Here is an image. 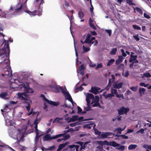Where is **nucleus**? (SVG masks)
I'll list each match as a JSON object with an SVG mask.
<instances>
[{"mask_svg":"<svg viewBox=\"0 0 151 151\" xmlns=\"http://www.w3.org/2000/svg\"><path fill=\"white\" fill-rule=\"evenodd\" d=\"M22 95H23L25 97L27 96V95L25 93H22V94H20L19 96V97L21 98L22 100L23 101V103L26 104L25 106V107L28 111H29L30 109V103H31V101L30 100L24 98Z\"/></svg>","mask_w":151,"mask_h":151,"instance_id":"nucleus-1","label":"nucleus"},{"mask_svg":"<svg viewBox=\"0 0 151 151\" xmlns=\"http://www.w3.org/2000/svg\"><path fill=\"white\" fill-rule=\"evenodd\" d=\"M14 9L15 13H19L22 11L23 4L20 2V0L14 7Z\"/></svg>","mask_w":151,"mask_h":151,"instance_id":"nucleus-2","label":"nucleus"},{"mask_svg":"<svg viewBox=\"0 0 151 151\" xmlns=\"http://www.w3.org/2000/svg\"><path fill=\"white\" fill-rule=\"evenodd\" d=\"M129 110V109L128 107L125 108L124 106H122L118 110V114L122 115L124 114H127Z\"/></svg>","mask_w":151,"mask_h":151,"instance_id":"nucleus-3","label":"nucleus"},{"mask_svg":"<svg viewBox=\"0 0 151 151\" xmlns=\"http://www.w3.org/2000/svg\"><path fill=\"white\" fill-rule=\"evenodd\" d=\"M79 145H76L74 144L69 145L68 146V147L65 150H68V149H70L71 151H74L76 149V151H84L82 150H79Z\"/></svg>","mask_w":151,"mask_h":151,"instance_id":"nucleus-4","label":"nucleus"},{"mask_svg":"<svg viewBox=\"0 0 151 151\" xmlns=\"http://www.w3.org/2000/svg\"><path fill=\"white\" fill-rule=\"evenodd\" d=\"M4 73H2V75L3 76H6L8 77H11L12 76V70L11 69V68H6L4 70Z\"/></svg>","mask_w":151,"mask_h":151,"instance_id":"nucleus-5","label":"nucleus"},{"mask_svg":"<svg viewBox=\"0 0 151 151\" xmlns=\"http://www.w3.org/2000/svg\"><path fill=\"white\" fill-rule=\"evenodd\" d=\"M41 96L44 98V99L46 102L50 105H52L54 106H57L59 104L58 102H55L51 101L49 100L48 99L45 98L44 95L43 94H42Z\"/></svg>","mask_w":151,"mask_h":151,"instance_id":"nucleus-6","label":"nucleus"},{"mask_svg":"<svg viewBox=\"0 0 151 151\" xmlns=\"http://www.w3.org/2000/svg\"><path fill=\"white\" fill-rule=\"evenodd\" d=\"M25 12L26 13L29 14L31 16H35V15H37V14L39 16L41 14V13H40L39 14H38V10H35L32 12L28 10H26Z\"/></svg>","mask_w":151,"mask_h":151,"instance_id":"nucleus-7","label":"nucleus"},{"mask_svg":"<svg viewBox=\"0 0 151 151\" xmlns=\"http://www.w3.org/2000/svg\"><path fill=\"white\" fill-rule=\"evenodd\" d=\"M3 44H4V46L3 48L4 51H6L7 52L8 51L9 53V45L8 42L6 40H5Z\"/></svg>","mask_w":151,"mask_h":151,"instance_id":"nucleus-8","label":"nucleus"},{"mask_svg":"<svg viewBox=\"0 0 151 151\" xmlns=\"http://www.w3.org/2000/svg\"><path fill=\"white\" fill-rule=\"evenodd\" d=\"M23 87L24 88V90L27 93H33L34 92L33 89L31 88L29 86L27 87L25 86V85H24Z\"/></svg>","mask_w":151,"mask_h":151,"instance_id":"nucleus-9","label":"nucleus"},{"mask_svg":"<svg viewBox=\"0 0 151 151\" xmlns=\"http://www.w3.org/2000/svg\"><path fill=\"white\" fill-rule=\"evenodd\" d=\"M103 90H102L100 91H98L97 90L96 88V86H95L91 87V90H89V92H91L95 94H97L99 92H102Z\"/></svg>","mask_w":151,"mask_h":151,"instance_id":"nucleus-10","label":"nucleus"},{"mask_svg":"<svg viewBox=\"0 0 151 151\" xmlns=\"http://www.w3.org/2000/svg\"><path fill=\"white\" fill-rule=\"evenodd\" d=\"M123 83V82H120L118 83H114L113 84V87L115 88L119 89L122 87Z\"/></svg>","mask_w":151,"mask_h":151,"instance_id":"nucleus-11","label":"nucleus"},{"mask_svg":"<svg viewBox=\"0 0 151 151\" xmlns=\"http://www.w3.org/2000/svg\"><path fill=\"white\" fill-rule=\"evenodd\" d=\"M132 7L134 10V13L136 12V11L137 12H139L141 15H142L143 12H142V10L141 9H140V8H139L138 7H135L134 6H132Z\"/></svg>","mask_w":151,"mask_h":151,"instance_id":"nucleus-12","label":"nucleus"},{"mask_svg":"<svg viewBox=\"0 0 151 151\" xmlns=\"http://www.w3.org/2000/svg\"><path fill=\"white\" fill-rule=\"evenodd\" d=\"M91 35L89 34H88L87 35H84L83 37L85 38L86 37V38L84 40V42L85 43H88L89 42V41L91 39Z\"/></svg>","mask_w":151,"mask_h":151,"instance_id":"nucleus-13","label":"nucleus"},{"mask_svg":"<svg viewBox=\"0 0 151 151\" xmlns=\"http://www.w3.org/2000/svg\"><path fill=\"white\" fill-rule=\"evenodd\" d=\"M118 58L116 60V64H118L122 63L123 59V56L122 55H119Z\"/></svg>","mask_w":151,"mask_h":151,"instance_id":"nucleus-14","label":"nucleus"},{"mask_svg":"<svg viewBox=\"0 0 151 151\" xmlns=\"http://www.w3.org/2000/svg\"><path fill=\"white\" fill-rule=\"evenodd\" d=\"M137 55H131L130 56V58L129 59V62L131 63L132 61L137 60Z\"/></svg>","mask_w":151,"mask_h":151,"instance_id":"nucleus-15","label":"nucleus"},{"mask_svg":"<svg viewBox=\"0 0 151 151\" xmlns=\"http://www.w3.org/2000/svg\"><path fill=\"white\" fill-rule=\"evenodd\" d=\"M8 95V93L6 92H2L0 93V97L3 99H7L6 97Z\"/></svg>","mask_w":151,"mask_h":151,"instance_id":"nucleus-16","label":"nucleus"},{"mask_svg":"<svg viewBox=\"0 0 151 151\" xmlns=\"http://www.w3.org/2000/svg\"><path fill=\"white\" fill-rule=\"evenodd\" d=\"M42 135V134L40 135V136H36L35 137L34 139V145H35V147L37 146V142L40 137Z\"/></svg>","mask_w":151,"mask_h":151,"instance_id":"nucleus-17","label":"nucleus"},{"mask_svg":"<svg viewBox=\"0 0 151 151\" xmlns=\"http://www.w3.org/2000/svg\"><path fill=\"white\" fill-rule=\"evenodd\" d=\"M52 139V137H51L48 134L45 135L43 137V139L45 141H48Z\"/></svg>","mask_w":151,"mask_h":151,"instance_id":"nucleus-18","label":"nucleus"},{"mask_svg":"<svg viewBox=\"0 0 151 151\" xmlns=\"http://www.w3.org/2000/svg\"><path fill=\"white\" fill-rule=\"evenodd\" d=\"M145 91V89L144 88H139V91L140 96H142V93L143 94H144Z\"/></svg>","mask_w":151,"mask_h":151,"instance_id":"nucleus-19","label":"nucleus"},{"mask_svg":"<svg viewBox=\"0 0 151 151\" xmlns=\"http://www.w3.org/2000/svg\"><path fill=\"white\" fill-rule=\"evenodd\" d=\"M69 142H66L65 143L60 144L58 147L61 150L63 148L65 147L66 145L69 144Z\"/></svg>","mask_w":151,"mask_h":151,"instance_id":"nucleus-20","label":"nucleus"},{"mask_svg":"<svg viewBox=\"0 0 151 151\" xmlns=\"http://www.w3.org/2000/svg\"><path fill=\"white\" fill-rule=\"evenodd\" d=\"M80 11H79L78 12V16L81 19H82L84 16V14L83 12L81 10L82 9H80Z\"/></svg>","mask_w":151,"mask_h":151,"instance_id":"nucleus-21","label":"nucleus"},{"mask_svg":"<svg viewBox=\"0 0 151 151\" xmlns=\"http://www.w3.org/2000/svg\"><path fill=\"white\" fill-rule=\"evenodd\" d=\"M93 43H94V45L95 46L98 44V42L97 40H95L94 41H93V40H91V39L89 41V42L88 43L89 44H90V46H91V45L93 44Z\"/></svg>","mask_w":151,"mask_h":151,"instance_id":"nucleus-22","label":"nucleus"},{"mask_svg":"<svg viewBox=\"0 0 151 151\" xmlns=\"http://www.w3.org/2000/svg\"><path fill=\"white\" fill-rule=\"evenodd\" d=\"M117 48H113L111 49V51H110V54L111 55H115L116 54V52L117 51Z\"/></svg>","mask_w":151,"mask_h":151,"instance_id":"nucleus-23","label":"nucleus"},{"mask_svg":"<svg viewBox=\"0 0 151 151\" xmlns=\"http://www.w3.org/2000/svg\"><path fill=\"white\" fill-rule=\"evenodd\" d=\"M115 61V60L114 59L109 60L108 63L107 64V65L108 66H110Z\"/></svg>","mask_w":151,"mask_h":151,"instance_id":"nucleus-24","label":"nucleus"},{"mask_svg":"<svg viewBox=\"0 0 151 151\" xmlns=\"http://www.w3.org/2000/svg\"><path fill=\"white\" fill-rule=\"evenodd\" d=\"M126 127H124V128L123 129H122L120 127H119L118 128L116 129L114 131V132H115L116 131H117V133L119 134H121V132L125 129V128Z\"/></svg>","mask_w":151,"mask_h":151,"instance_id":"nucleus-25","label":"nucleus"},{"mask_svg":"<svg viewBox=\"0 0 151 151\" xmlns=\"http://www.w3.org/2000/svg\"><path fill=\"white\" fill-rule=\"evenodd\" d=\"M111 145L114 147H117L119 146V144L116 143L114 141H112L111 142Z\"/></svg>","mask_w":151,"mask_h":151,"instance_id":"nucleus-26","label":"nucleus"},{"mask_svg":"<svg viewBox=\"0 0 151 151\" xmlns=\"http://www.w3.org/2000/svg\"><path fill=\"white\" fill-rule=\"evenodd\" d=\"M137 146L136 145H130L128 147V149L129 150H133L135 149Z\"/></svg>","mask_w":151,"mask_h":151,"instance_id":"nucleus-27","label":"nucleus"},{"mask_svg":"<svg viewBox=\"0 0 151 151\" xmlns=\"http://www.w3.org/2000/svg\"><path fill=\"white\" fill-rule=\"evenodd\" d=\"M83 89V88L82 86H81L79 87H76V88L75 91L76 93H77L79 91H82Z\"/></svg>","mask_w":151,"mask_h":151,"instance_id":"nucleus-28","label":"nucleus"},{"mask_svg":"<svg viewBox=\"0 0 151 151\" xmlns=\"http://www.w3.org/2000/svg\"><path fill=\"white\" fill-rule=\"evenodd\" d=\"M126 2L130 5L135 6L136 5L135 4L132 2V0H126Z\"/></svg>","mask_w":151,"mask_h":151,"instance_id":"nucleus-29","label":"nucleus"},{"mask_svg":"<svg viewBox=\"0 0 151 151\" xmlns=\"http://www.w3.org/2000/svg\"><path fill=\"white\" fill-rule=\"evenodd\" d=\"M132 27L135 30H140L141 29V27L138 25H133Z\"/></svg>","mask_w":151,"mask_h":151,"instance_id":"nucleus-30","label":"nucleus"},{"mask_svg":"<svg viewBox=\"0 0 151 151\" xmlns=\"http://www.w3.org/2000/svg\"><path fill=\"white\" fill-rule=\"evenodd\" d=\"M63 137L62 138L63 140H66L70 138V136L69 134H68L66 135L65 134L63 136Z\"/></svg>","mask_w":151,"mask_h":151,"instance_id":"nucleus-31","label":"nucleus"},{"mask_svg":"<svg viewBox=\"0 0 151 151\" xmlns=\"http://www.w3.org/2000/svg\"><path fill=\"white\" fill-rule=\"evenodd\" d=\"M41 119L40 118H37L35 120L34 123V125H37L40 122Z\"/></svg>","mask_w":151,"mask_h":151,"instance_id":"nucleus-32","label":"nucleus"},{"mask_svg":"<svg viewBox=\"0 0 151 151\" xmlns=\"http://www.w3.org/2000/svg\"><path fill=\"white\" fill-rule=\"evenodd\" d=\"M111 93L114 95V94L116 95L117 93V90L113 89L112 88H111Z\"/></svg>","mask_w":151,"mask_h":151,"instance_id":"nucleus-33","label":"nucleus"},{"mask_svg":"<svg viewBox=\"0 0 151 151\" xmlns=\"http://www.w3.org/2000/svg\"><path fill=\"white\" fill-rule=\"evenodd\" d=\"M86 97L90 99H94L93 95V94L90 93H88Z\"/></svg>","mask_w":151,"mask_h":151,"instance_id":"nucleus-34","label":"nucleus"},{"mask_svg":"<svg viewBox=\"0 0 151 151\" xmlns=\"http://www.w3.org/2000/svg\"><path fill=\"white\" fill-rule=\"evenodd\" d=\"M92 126V124L90 123L88 124H86L84 125V126L85 128H87L88 129H90Z\"/></svg>","mask_w":151,"mask_h":151,"instance_id":"nucleus-35","label":"nucleus"},{"mask_svg":"<svg viewBox=\"0 0 151 151\" xmlns=\"http://www.w3.org/2000/svg\"><path fill=\"white\" fill-rule=\"evenodd\" d=\"M114 96V95L112 94V93H108L105 96V98L106 99H107L108 98H111L112 97Z\"/></svg>","mask_w":151,"mask_h":151,"instance_id":"nucleus-36","label":"nucleus"},{"mask_svg":"<svg viewBox=\"0 0 151 151\" xmlns=\"http://www.w3.org/2000/svg\"><path fill=\"white\" fill-rule=\"evenodd\" d=\"M60 88L61 90V92L63 93L64 96L68 93V92L65 91V90L62 88V87L60 86Z\"/></svg>","mask_w":151,"mask_h":151,"instance_id":"nucleus-37","label":"nucleus"},{"mask_svg":"<svg viewBox=\"0 0 151 151\" xmlns=\"http://www.w3.org/2000/svg\"><path fill=\"white\" fill-rule=\"evenodd\" d=\"M55 88V92L56 93H58L60 92V87H58L57 86H56L54 87Z\"/></svg>","mask_w":151,"mask_h":151,"instance_id":"nucleus-38","label":"nucleus"},{"mask_svg":"<svg viewBox=\"0 0 151 151\" xmlns=\"http://www.w3.org/2000/svg\"><path fill=\"white\" fill-rule=\"evenodd\" d=\"M73 118L70 119V120L72 122L75 121L78 119V116L76 115L74 116Z\"/></svg>","mask_w":151,"mask_h":151,"instance_id":"nucleus-39","label":"nucleus"},{"mask_svg":"<svg viewBox=\"0 0 151 151\" xmlns=\"http://www.w3.org/2000/svg\"><path fill=\"white\" fill-rule=\"evenodd\" d=\"M111 85V79H109V81L108 84V86L106 87V90H109V87H110Z\"/></svg>","mask_w":151,"mask_h":151,"instance_id":"nucleus-40","label":"nucleus"},{"mask_svg":"<svg viewBox=\"0 0 151 151\" xmlns=\"http://www.w3.org/2000/svg\"><path fill=\"white\" fill-rule=\"evenodd\" d=\"M94 131L95 134L99 135L101 134V132L99 130L97 129H94Z\"/></svg>","mask_w":151,"mask_h":151,"instance_id":"nucleus-41","label":"nucleus"},{"mask_svg":"<svg viewBox=\"0 0 151 151\" xmlns=\"http://www.w3.org/2000/svg\"><path fill=\"white\" fill-rule=\"evenodd\" d=\"M125 147L124 146L121 145L119 147L116 148V149L118 150H121V151H123L125 149Z\"/></svg>","mask_w":151,"mask_h":151,"instance_id":"nucleus-42","label":"nucleus"},{"mask_svg":"<svg viewBox=\"0 0 151 151\" xmlns=\"http://www.w3.org/2000/svg\"><path fill=\"white\" fill-rule=\"evenodd\" d=\"M83 47L84 52H87L90 50V49L89 48L85 47L83 45Z\"/></svg>","mask_w":151,"mask_h":151,"instance_id":"nucleus-43","label":"nucleus"},{"mask_svg":"<svg viewBox=\"0 0 151 151\" xmlns=\"http://www.w3.org/2000/svg\"><path fill=\"white\" fill-rule=\"evenodd\" d=\"M139 85L142 86H144L145 87H146L148 86L149 84H145L144 82H141L139 83Z\"/></svg>","mask_w":151,"mask_h":151,"instance_id":"nucleus-44","label":"nucleus"},{"mask_svg":"<svg viewBox=\"0 0 151 151\" xmlns=\"http://www.w3.org/2000/svg\"><path fill=\"white\" fill-rule=\"evenodd\" d=\"M130 89L134 92H136L137 90V86H132L130 88Z\"/></svg>","mask_w":151,"mask_h":151,"instance_id":"nucleus-45","label":"nucleus"},{"mask_svg":"<svg viewBox=\"0 0 151 151\" xmlns=\"http://www.w3.org/2000/svg\"><path fill=\"white\" fill-rule=\"evenodd\" d=\"M55 145H54L52 146L49 147V148H46L45 149L47 150H52L55 149Z\"/></svg>","mask_w":151,"mask_h":151,"instance_id":"nucleus-46","label":"nucleus"},{"mask_svg":"<svg viewBox=\"0 0 151 151\" xmlns=\"http://www.w3.org/2000/svg\"><path fill=\"white\" fill-rule=\"evenodd\" d=\"M144 76L147 78L151 77V75L149 73H147L144 74Z\"/></svg>","mask_w":151,"mask_h":151,"instance_id":"nucleus-47","label":"nucleus"},{"mask_svg":"<svg viewBox=\"0 0 151 151\" xmlns=\"http://www.w3.org/2000/svg\"><path fill=\"white\" fill-rule=\"evenodd\" d=\"M105 31L108 34L109 36H111V29H106Z\"/></svg>","mask_w":151,"mask_h":151,"instance_id":"nucleus-48","label":"nucleus"},{"mask_svg":"<svg viewBox=\"0 0 151 151\" xmlns=\"http://www.w3.org/2000/svg\"><path fill=\"white\" fill-rule=\"evenodd\" d=\"M100 105V104L98 102L96 101L94 104L92 105V107H96L97 106H99Z\"/></svg>","mask_w":151,"mask_h":151,"instance_id":"nucleus-49","label":"nucleus"},{"mask_svg":"<svg viewBox=\"0 0 151 151\" xmlns=\"http://www.w3.org/2000/svg\"><path fill=\"white\" fill-rule=\"evenodd\" d=\"M23 134H22V135L21 137V138L20 139H19V140L18 139V141L17 142L18 144H19V142H23Z\"/></svg>","mask_w":151,"mask_h":151,"instance_id":"nucleus-50","label":"nucleus"},{"mask_svg":"<svg viewBox=\"0 0 151 151\" xmlns=\"http://www.w3.org/2000/svg\"><path fill=\"white\" fill-rule=\"evenodd\" d=\"M102 67L103 65H102L101 63H100L97 65V66L95 68V69H97L98 68H101Z\"/></svg>","mask_w":151,"mask_h":151,"instance_id":"nucleus-51","label":"nucleus"},{"mask_svg":"<svg viewBox=\"0 0 151 151\" xmlns=\"http://www.w3.org/2000/svg\"><path fill=\"white\" fill-rule=\"evenodd\" d=\"M85 67L83 64H82L80 66L79 70H84Z\"/></svg>","mask_w":151,"mask_h":151,"instance_id":"nucleus-52","label":"nucleus"},{"mask_svg":"<svg viewBox=\"0 0 151 151\" xmlns=\"http://www.w3.org/2000/svg\"><path fill=\"white\" fill-rule=\"evenodd\" d=\"M144 16L145 17L148 19H150V16L145 13H144Z\"/></svg>","mask_w":151,"mask_h":151,"instance_id":"nucleus-53","label":"nucleus"},{"mask_svg":"<svg viewBox=\"0 0 151 151\" xmlns=\"http://www.w3.org/2000/svg\"><path fill=\"white\" fill-rule=\"evenodd\" d=\"M87 105L88 106L86 108H85V110H86V111H88L90 110V109H91V107L90 106V105Z\"/></svg>","mask_w":151,"mask_h":151,"instance_id":"nucleus-54","label":"nucleus"},{"mask_svg":"<svg viewBox=\"0 0 151 151\" xmlns=\"http://www.w3.org/2000/svg\"><path fill=\"white\" fill-rule=\"evenodd\" d=\"M106 134H107V136H114V134L112 132H106Z\"/></svg>","mask_w":151,"mask_h":151,"instance_id":"nucleus-55","label":"nucleus"},{"mask_svg":"<svg viewBox=\"0 0 151 151\" xmlns=\"http://www.w3.org/2000/svg\"><path fill=\"white\" fill-rule=\"evenodd\" d=\"M68 16V17L69 18V19L70 21V27H71V24H72L71 22H72V21L73 20V15H71L70 17L69 16Z\"/></svg>","mask_w":151,"mask_h":151,"instance_id":"nucleus-56","label":"nucleus"},{"mask_svg":"<svg viewBox=\"0 0 151 151\" xmlns=\"http://www.w3.org/2000/svg\"><path fill=\"white\" fill-rule=\"evenodd\" d=\"M90 24V26L93 29H96V28L95 27L93 23H90V24Z\"/></svg>","mask_w":151,"mask_h":151,"instance_id":"nucleus-57","label":"nucleus"},{"mask_svg":"<svg viewBox=\"0 0 151 151\" xmlns=\"http://www.w3.org/2000/svg\"><path fill=\"white\" fill-rule=\"evenodd\" d=\"M78 111L77 112V113L78 114L81 113L82 112V109L79 106H78L77 107Z\"/></svg>","mask_w":151,"mask_h":151,"instance_id":"nucleus-58","label":"nucleus"},{"mask_svg":"<svg viewBox=\"0 0 151 151\" xmlns=\"http://www.w3.org/2000/svg\"><path fill=\"white\" fill-rule=\"evenodd\" d=\"M73 128H70V129H68V130L64 131V133H65V134L66 133L68 132L71 131H73Z\"/></svg>","mask_w":151,"mask_h":151,"instance_id":"nucleus-59","label":"nucleus"},{"mask_svg":"<svg viewBox=\"0 0 151 151\" xmlns=\"http://www.w3.org/2000/svg\"><path fill=\"white\" fill-rule=\"evenodd\" d=\"M106 134V132H105L104 133L102 134H101V136L103 138H106L107 137V136Z\"/></svg>","mask_w":151,"mask_h":151,"instance_id":"nucleus-60","label":"nucleus"},{"mask_svg":"<svg viewBox=\"0 0 151 151\" xmlns=\"http://www.w3.org/2000/svg\"><path fill=\"white\" fill-rule=\"evenodd\" d=\"M138 35H137V36L134 35L133 36V37L134 38V39L137 41H139V38L138 37Z\"/></svg>","mask_w":151,"mask_h":151,"instance_id":"nucleus-61","label":"nucleus"},{"mask_svg":"<svg viewBox=\"0 0 151 151\" xmlns=\"http://www.w3.org/2000/svg\"><path fill=\"white\" fill-rule=\"evenodd\" d=\"M144 130L143 129H140L137 131V133L139 132L141 133H143L144 132Z\"/></svg>","mask_w":151,"mask_h":151,"instance_id":"nucleus-62","label":"nucleus"},{"mask_svg":"<svg viewBox=\"0 0 151 151\" xmlns=\"http://www.w3.org/2000/svg\"><path fill=\"white\" fill-rule=\"evenodd\" d=\"M116 96L117 98H122L123 97V95L122 94H118V93L116 94Z\"/></svg>","mask_w":151,"mask_h":151,"instance_id":"nucleus-63","label":"nucleus"},{"mask_svg":"<svg viewBox=\"0 0 151 151\" xmlns=\"http://www.w3.org/2000/svg\"><path fill=\"white\" fill-rule=\"evenodd\" d=\"M96 148L98 149L99 150H101L100 151H103L102 150H103L102 147L101 146H99L96 147Z\"/></svg>","mask_w":151,"mask_h":151,"instance_id":"nucleus-64","label":"nucleus"}]
</instances>
